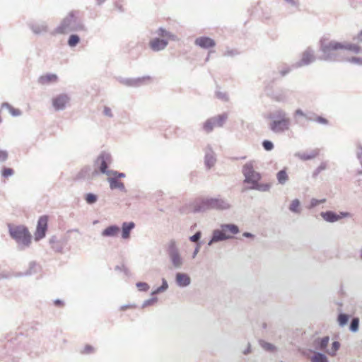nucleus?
<instances>
[{
  "label": "nucleus",
  "instance_id": "f257e3e1",
  "mask_svg": "<svg viewBox=\"0 0 362 362\" xmlns=\"http://www.w3.org/2000/svg\"><path fill=\"white\" fill-rule=\"evenodd\" d=\"M243 173L245 177L244 182L250 184L249 189L260 192H268L271 188V183L260 182L262 176L254 169L252 162L245 163L243 167Z\"/></svg>",
  "mask_w": 362,
  "mask_h": 362
},
{
  "label": "nucleus",
  "instance_id": "f03ea898",
  "mask_svg": "<svg viewBox=\"0 0 362 362\" xmlns=\"http://www.w3.org/2000/svg\"><path fill=\"white\" fill-rule=\"evenodd\" d=\"M321 49L325 55L330 56L341 49H346L354 53H358L361 51V47L354 44H342L336 41H329L324 39L321 41Z\"/></svg>",
  "mask_w": 362,
  "mask_h": 362
},
{
  "label": "nucleus",
  "instance_id": "7ed1b4c3",
  "mask_svg": "<svg viewBox=\"0 0 362 362\" xmlns=\"http://www.w3.org/2000/svg\"><path fill=\"white\" fill-rule=\"evenodd\" d=\"M271 118L272 122L269 124V127L274 132L281 133L289 129L291 120L284 111H276Z\"/></svg>",
  "mask_w": 362,
  "mask_h": 362
},
{
  "label": "nucleus",
  "instance_id": "20e7f679",
  "mask_svg": "<svg viewBox=\"0 0 362 362\" xmlns=\"http://www.w3.org/2000/svg\"><path fill=\"white\" fill-rule=\"evenodd\" d=\"M81 28L78 25V18L74 12L69 13L63 20L61 25L56 29L55 33L58 34H65L70 31L76 30Z\"/></svg>",
  "mask_w": 362,
  "mask_h": 362
},
{
  "label": "nucleus",
  "instance_id": "39448f33",
  "mask_svg": "<svg viewBox=\"0 0 362 362\" xmlns=\"http://www.w3.org/2000/svg\"><path fill=\"white\" fill-rule=\"evenodd\" d=\"M9 233L13 239L25 246H28L31 243V235L24 226L10 227Z\"/></svg>",
  "mask_w": 362,
  "mask_h": 362
},
{
  "label": "nucleus",
  "instance_id": "423d86ee",
  "mask_svg": "<svg viewBox=\"0 0 362 362\" xmlns=\"http://www.w3.org/2000/svg\"><path fill=\"white\" fill-rule=\"evenodd\" d=\"M226 119V115H221L217 117L211 118L204 123V129L206 132H210L214 127H222Z\"/></svg>",
  "mask_w": 362,
  "mask_h": 362
},
{
  "label": "nucleus",
  "instance_id": "0eeeda50",
  "mask_svg": "<svg viewBox=\"0 0 362 362\" xmlns=\"http://www.w3.org/2000/svg\"><path fill=\"white\" fill-rule=\"evenodd\" d=\"M47 223H48V216H40L37 225V228L35 232V240H39L43 238L46 235V231L47 229Z\"/></svg>",
  "mask_w": 362,
  "mask_h": 362
},
{
  "label": "nucleus",
  "instance_id": "6e6552de",
  "mask_svg": "<svg viewBox=\"0 0 362 362\" xmlns=\"http://www.w3.org/2000/svg\"><path fill=\"white\" fill-rule=\"evenodd\" d=\"M168 252L173 265L179 267L182 264V259L178 253L175 241H170L168 246Z\"/></svg>",
  "mask_w": 362,
  "mask_h": 362
},
{
  "label": "nucleus",
  "instance_id": "1a4fd4ad",
  "mask_svg": "<svg viewBox=\"0 0 362 362\" xmlns=\"http://www.w3.org/2000/svg\"><path fill=\"white\" fill-rule=\"evenodd\" d=\"M320 215L325 221L331 223L336 222L344 218L350 216V214L348 212H340L339 214H336L331 211L321 212Z\"/></svg>",
  "mask_w": 362,
  "mask_h": 362
},
{
  "label": "nucleus",
  "instance_id": "9d476101",
  "mask_svg": "<svg viewBox=\"0 0 362 362\" xmlns=\"http://www.w3.org/2000/svg\"><path fill=\"white\" fill-rule=\"evenodd\" d=\"M69 101V98L66 94H61L52 99V105L55 110L64 109Z\"/></svg>",
  "mask_w": 362,
  "mask_h": 362
},
{
  "label": "nucleus",
  "instance_id": "9b49d317",
  "mask_svg": "<svg viewBox=\"0 0 362 362\" xmlns=\"http://www.w3.org/2000/svg\"><path fill=\"white\" fill-rule=\"evenodd\" d=\"M195 44L204 49L213 47L216 45L215 41L208 37H200L197 38Z\"/></svg>",
  "mask_w": 362,
  "mask_h": 362
},
{
  "label": "nucleus",
  "instance_id": "f8f14e48",
  "mask_svg": "<svg viewBox=\"0 0 362 362\" xmlns=\"http://www.w3.org/2000/svg\"><path fill=\"white\" fill-rule=\"evenodd\" d=\"M207 205L211 208L218 209H225L229 207V204L224 200L218 199H211L207 201Z\"/></svg>",
  "mask_w": 362,
  "mask_h": 362
},
{
  "label": "nucleus",
  "instance_id": "ddd939ff",
  "mask_svg": "<svg viewBox=\"0 0 362 362\" xmlns=\"http://www.w3.org/2000/svg\"><path fill=\"white\" fill-rule=\"evenodd\" d=\"M168 45V42L164 40L159 38H155L151 40L149 45L151 48L154 51H159L164 49Z\"/></svg>",
  "mask_w": 362,
  "mask_h": 362
},
{
  "label": "nucleus",
  "instance_id": "4468645a",
  "mask_svg": "<svg viewBox=\"0 0 362 362\" xmlns=\"http://www.w3.org/2000/svg\"><path fill=\"white\" fill-rule=\"evenodd\" d=\"M58 80V77L54 74H47L41 76L38 78V82L42 85H47L52 83H55Z\"/></svg>",
  "mask_w": 362,
  "mask_h": 362
},
{
  "label": "nucleus",
  "instance_id": "2eb2a0df",
  "mask_svg": "<svg viewBox=\"0 0 362 362\" xmlns=\"http://www.w3.org/2000/svg\"><path fill=\"white\" fill-rule=\"evenodd\" d=\"M230 235H227L226 232L223 230V228H222V230H216L214 233L213 237L209 243V245L212 242H217L220 240H223L228 238H230Z\"/></svg>",
  "mask_w": 362,
  "mask_h": 362
},
{
  "label": "nucleus",
  "instance_id": "dca6fc26",
  "mask_svg": "<svg viewBox=\"0 0 362 362\" xmlns=\"http://www.w3.org/2000/svg\"><path fill=\"white\" fill-rule=\"evenodd\" d=\"M119 232V228L116 226H111L106 228L103 232L102 235L105 237H112L117 235Z\"/></svg>",
  "mask_w": 362,
  "mask_h": 362
},
{
  "label": "nucleus",
  "instance_id": "f3484780",
  "mask_svg": "<svg viewBox=\"0 0 362 362\" xmlns=\"http://www.w3.org/2000/svg\"><path fill=\"white\" fill-rule=\"evenodd\" d=\"M329 341V337L328 336L324 337L322 338H318L315 341V348L320 350H324L327 346V344Z\"/></svg>",
  "mask_w": 362,
  "mask_h": 362
},
{
  "label": "nucleus",
  "instance_id": "a211bd4d",
  "mask_svg": "<svg viewBox=\"0 0 362 362\" xmlns=\"http://www.w3.org/2000/svg\"><path fill=\"white\" fill-rule=\"evenodd\" d=\"M176 281L177 284H179L180 286H185L189 284L190 279L185 274L178 273L176 276Z\"/></svg>",
  "mask_w": 362,
  "mask_h": 362
},
{
  "label": "nucleus",
  "instance_id": "6ab92c4d",
  "mask_svg": "<svg viewBox=\"0 0 362 362\" xmlns=\"http://www.w3.org/2000/svg\"><path fill=\"white\" fill-rule=\"evenodd\" d=\"M134 223L133 222L124 223L122 224V238L127 239L129 237V233L132 229L134 228Z\"/></svg>",
  "mask_w": 362,
  "mask_h": 362
},
{
  "label": "nucleus",
  "instance_id": "aec40b11",
  "mask_svg": "<svg viewBox=\"0 0 362 362\" xmlns=\"http://www.w3.org/2000/svg\"><path fill=\"white\" fill-rule=\"evenodd\" d=\"M311 362H329L325 354L320 352H315L310 359Z\"/></svg>",
  "mask_w": 362,
  "mask_h": 362
},
{
  "label": "nucleus",
  "instance_id": "412c9836",
  "mask_svg": "<svg viewBox=\"0 0 362 362\" xmlns=\"http://www.w3.org/2000/svg\"><path fill=\"white\" fill-rule=\"evenodd\" d=\"M98 159L100 160V172L103 173H107V161L109 159V157L103 155V156H100Z\"/></svg>",
  "mask_w": 362,
  "mask_h": 362
},
{
  "label": "nucleus",
  "instance_id": "4be33fe9",
  "mask_svg": "<svg viewBox=\"0 0 362 362\" xmlns=\"http://www.w3.org/2000/svg\"><path fill=\"white\" fill-rule=\"evenodd\" d=\"M289 209L293 213L299 214L300 212V203L298 199L293 200L289 206Z\"/></svg>",
  "mask_w": 362,
  "mask_h": 362
},
{
  "label": "nucleus",
  "instance_id": "5701e85b",
  "mask_svg": "<svg viewBox=\"0 0 362 362\" xmlns=\"http://www.w3.org/2000/svg\"><path fill=\"white\" fill-rule=\"evenodd\" d=\"M349 315L345 313H339L337 317V321L340 327H344L349 322Z\"/></svg>",
  "mask_w": 362,
  "mask_h": 362
},
{
  "label": "nucleus",
  "instance_id": "b1692460",
  "mask_svg": "<svg viewBox=\"0 0 362 362\" xmlns=\"http://www.w3.org/2000/svg\"><path fill=\"white\" fill-rule=\"evenodd\" d=\"M109 183L111 189H123L124 187L123 182L119 181L116 178H110Z\"/></svg>",
  "mask_w": 362,
  "mask_h": 362
},
{
  "label": "nucleus",
  "instance_id": "393cba45",
  "mask_svg": "<svg viewBox=\"0 0 362 362\" xmlns=\"http://www.w3.org/2000/svg\"><path fill=\"white\" fill-rule=\"evenodd\" d=\"M279 182L281 185L284 184L288 180V176L285 170H280L276 175Z\"/></svg>",
  "mask_w": 362,
  "mask_h": 362
},
{
  "label": "nucleus",
  "instance_id": "a878e982",
  "mask_svg": "<svg viewBox=\"0 0 362 362\" xmlns=\"http://www.w3.org/2000/svg\"><path fill=\"white\" fill-rule=\"evenodd\" d=\"M259 345L263 349L269 352H273L276 350L274 345L264 340H259Z\"/></svg>",
  "mask_w": 362,
  "mask_h": 362
},
{
  "label": "nucleus",
  "instance_id": "bb28decb",
  "mask_svg": "<svg viewBox=\"0 0 362 362\" xmlns=\"http://www.w3.org/2000/svg\"><path fill=\"white\" fill-rule=\"evenodd\" d=\"M223 230L230 234H237L239 232L238 226L233 224L225 225L223 226Z\"/></svg>",
  "mask_w": 362,
  "mask_h": 362
},
{
  "label": "nucleus",
  "instance_id": "cd10ccee",
  "mask_svg": "<svg viewBox=\"0 0 362 362\" xmlns=\"http://www.w3.org/2000/svg\"><path fill=\"white\" fill-rule=\"evenodd\" d=\"M359 329V319L354 317L349 325V330L352 332H356Z\"/></svg>",
  "mask_w": 362,
  "mask_h": 362
},
{
  "label": "nucleus",
  "instance_id": "c85d7f7f",
  "mask_svg": "<svg viewBox=\"0 0 362 362\" xmlns=\"http://www.w3.org/2000/svg\"><path fill=\"white\" fill-rule=\"evenodd\" d=\"M339 348H340V343L337 341H334L332 344V347H331L330 350H328L327 351V353L329 355L334 356H335L336 352L339 349Z\"/></svg>",
  "mask_w": 362,
  "mask_h": 362
},
{
  "label": "nucleus",
  "instance_id": "c756f323",
  "mask_svg": "<svg viewBox=\"0 0 362 362\" xmlns=\"http://www.w3.org/2000/svg\"><path fill=\"white\" fill-rule=\"evenodd\" d=\"M2 107H6L13 116H18L21 115V111L18 109H16L8 104H4Z\"/></svg>",
  "mask_w": 362,
  "mask_h": 362
},
{
  "label": "nucleus",
  "instance_id": "7c9ffc66",
  "mask_svg": "<svg viewBox=\"0 0 362 362\" xmlns=\"http://www.w3.org/2000/svg\"><path fill=\"white\" fill-rule=\"evenodd\" d=\"M158 302V298L156 296H153L150 299L144 301L141 308H146L148 306L153 305Z\"/></svg>",
  "mask_w": 362,
  "mask_h": 362
},
{
  "label": "nucleus",
  "instance_id": "2f4dec72",
  "mask_svg": "<svg viewBox=\"0 0 362 362\" xmlns=\"http://www.w3.org/2000/svg\"><path fill=\"white\" fill-rule=\"evenodd\" d=\"M313 59H314V57L312 54H310L309 52H305L303 55L302 62L304 64H308L310 62H311L312 61H313Z\"/></svg>",
  "mask_w": 362,
  "mask_h": 362
},
{
  "label": "nucleus",
  "instance_id": "473e14b6",
  "mask_svg": "<svg viewBox=\"0 0 362 362\" xmlns=\"http://www.w3.org/2000/svg\"><path fill=\"white\" fill-rule=\"evenodd\" d=\"M78 42H79V37H78V35H71L69 37V41H68V44H69V46L74 47Z\"/></svg>",
  "mask_w": 362,
  "mask_h": 362
},
{
  "label": "nucleus",
  "instance_id": "72a5a7b5",
  "mask_svg": "<svg viewBox=\"0 0 362 362\" xmlns=\"http://www.w3.org/2000/svg\"><path fill=\"white\" fill-rule=\"evenodd\" d=\"M158 32V35L161 37H166L168 39H174V35H171L170 33L167 32L163 28H160Z\"/></svg>",
  "mask_w": 362,
  "mask_h": 362
},
{
  "label": "nucleus",
  "instance_id": "f704fd0d",
  "mask_svg": "<svg viewBox=\"0 0 362 362\" xmlns=\"http://www.w3.org/2000/svg\"><path fill=\"white\" fill-rule=\"evenodd\" d=\"M262 146L266 151H271L274 148L272 142L268 140H264L262 143Z\"/></svg>",
  "mask_w": 362,
  "mask_h": 362
},
{
  "label": "nucleus",
  "instance_id": "c9c22d12",
  "mask_svg": "<svg viewBox=\"0 0 362 362\" xmlns=\"http://www.w3.org/2000/svg\"><path fill=\"white\" fill-rule=\"evenodd\" d=\"M1 174L4 177H8L13 174V170L8 168H4L2 170Z\"/></svg>",
  "mask_w": 362,
  "mask_h": 362
},
{
  "label": "nucleus",
  "instance_id": "e433bc0d",
  "mask_svg": "<svg viewBox=\"0 0 362 362\" xmlns=\"http://www.w3.org/2000/svg\"><path fill=\"white\" fill-rule=\"evenodd\" d=\"M86 200L88 204H93L96 202L97 197L95 194H88L86 195Z\"/></svg>",
  "mask_w": 362,
  "mask_h": 362
},
{
  "label": "nucleus",
  "instance_id": "4c0bfd02",
  "mask_svg": "<svg viewBox=\"0 0 362 362\" xmlns=\"http://www.w3.org/2000/svg\"><path fill=\"white\" fill-rule=\"evenodd\" d=\"M136 286L139 288V291L141 292H146L148 289V286L146 283H138Z\"/></svg>",
  "mask_w": 362,
  "mask_h": 362
},
{
  "label": "nucleus",
  "instance_id": "58836bf2",
  "mask_svg": "<svg viewBox=\"0 0 362 362\" xmlns=\"http://www.w3.org/2000/svg\"><path fill=\"white\" fill-rule=\"evenodd\" d=\"M94 352V348L91 345H86L84 347L83 351H82L83 354H89Z\"/></svg>",
  "mask_w": 362,
  "mask_h": 362
},
{
  "label": "nucleus",
  "instance_id": "ea45409f",
  "mask_svg": "<svg viewBox=\"0 0 362 362\" xmlns=\"http://www.w3.org/2000/svg\"><path fill=\"white\" fill-rule=\"evenodd\" d=\"M8 158V153L5 151L0 150V161H5Z\"/></svg>",
  "mask_w": 362,
  "mask_h": 362
},
{
  "label": "nucleus",
  "instance_id": "a19ab883",
  "mask_svg": "<svg viewBox=\"0 0 362 362\" xmlns=\"http://www.w3.org/2000/svg\"><path fill=\"white\" fill-rule=\"evenodd\" d=\"M201 237V233L197 232L194 235L190 237V240L192 242H197Z\"/></svg>",
  "mask_w": 362,
  "mask_h": 362
},
{
  "label": "nucleus",
  "instance_id": "79ce46f5",
  "mask_svg": "<svg viewBox=\"0 0 362 362\" xmlns=\"http://www.w3.org/2000/svg\"><path fill=\"white\" fill-rule=\"evenodd\" d=\"M325 202V199H322V200H317V199H313L312 201H311V206L312 207H314L321 203H323Z\"/></svg>",
  "mask_w": 362,
  "mask_h": 362
},
{
  "label": "nucleus",
  "instance_id": "37998d69",
  "mask_svg": "<svg viewBox=\"0 0 362 362\" xmlns=\"http://www.w3.org/2000/svg\"><path fill=\"white\" fill-rule=\"evenodd\" d=\"M168 285L166 282H164L163 285L160 286L156 291L153 292L151 294H157L158 293L163 292L167 288Z\"/></svg>",
  "mask_w": 362,
  "mask_h": 362
},
{
  "label": "nucleus",
  "instance_id": "c03bdc74",
  "mask_svg": "<svg viewBox=\"0 0 362 362\" xmlns=\"http://www.w3.org/2000/svg\"><path fill=\"white\" fill-rule=\"evenodd\" d=\"M54 304L57 307L62 308L64 305V302L60 299H56L54 300Z\"/></svg>",
  "mask_w": 362,
  "mask_h": 362
},
{
  "label": "nucleus",
  "instance_id": "a18cd8bd",
  "mask_svg": "<svg viewBox=\"0 0 362 362\" xmlns=\"http://www.w3.org/2000/svg\"><path fill=\"white\" fill-rule=\"evenodd\" d=\"M242 353L244 355H247L251 353V345L250 343L247 344V348L244 350H243Z\"/></svg>",
  "mask_w": 362,
  "mask_h": 362
},
{
  "label": "nucleus",
  "instance_id": "49530a36",
  "mask_svg": "<svg viewBox=\"0 0 362 362\" xmlns=\"http://www.w3.org/2000/svg\"><path fill=\"white\" fill-rule=\"evenodd\" d=\"M316 121L320 122V123H322V124H327V120L326 119L322 117H317Z\"/></svg>",
  "mask_w": 362,
  "mask_h": 362
},
{
  "label": "nucleus",
  "instance_id": "de8ad7c7",
  "mask_svg": "<svg viewBox=\"0 0 362 362\" xmlns=\"http://www.w3.org/2000/svg\"><path fill=\"white\" fill-rule=\"evenodd\" d=\"M132 307H135V305H132V304H126V305H124L121 306V310H125L126 309L129 308H132Z\"/></svg>",
  "mask_w": 362,
  "mask_h": 362
},
{
  "label": "nucleus",
  "instance_id": "09e8293b",
  "mask_svg": "<svg viewBox=\"0 0 362 362\" xmlns=\"http://www.w3.org/2000/svg\"><path fill=\"white\" fill-rule=\"evenodd\" d=\"M104 113L107 116H111V110L108 107H105L104 110Z\"/></svg>",
  "mask_w": 362,
  "mask_h": 362
},
{
  "label": "nucleus",
  "instance_id": "8fccbe9b",
  "mask_svg": "<svg viewBox=\"0 0 362 362\" xmlns=\"http://www.w3.org/2000/svg\"><path fill=\"white\" fill-rule=\"evenodd\" d=\"M356 39L358 42H362V30L360 32Z\"/></svg>",
  "mask_w": 362,
  "mask_h": 362
},
{
  "label": "nucleus",
  "instance_id": "3c124183",
  "mask_svg": "<svg viewBox=\"0 0 362 362\" xmlns=\"http://www.w3.org/2000/svg\"><path fill=\"white\" fill-rule=\"evenodd\" d=\"M313 157H314V156H302L301 158L304 159V160H308V159H310Z\"/></svg>",
  "mask_w": 362,
  "mask_h": 362
},
{
  "label": "nucleus",
  "instance_id": "603ef678",
  "mask_svg": "<svg viewBox=\"0 0 362 362\" xmlns=\"http://www.w3.org/2000/svg\"><path fill=\"white\" fill-rule=\"evenodd\" d=\"M296 115H303V113L301 110H297L295 112Z\"/></svg>",
  "mask_w": 362,
  "mask_h": 362
},
{
  "label": "nucleus",
  "instance_id": "864d4df0",
  "mask_svg": "<svg viewBox=\"0 0 362 362\" xmlns=\"http://www.w3.org/2000/svg\"><path fill=\"white\" fill-rule=\"evenodd\" d=\"M243 236L245 237H252V235L250 233H244Z\"/></svg>",
  "mask_w": 362,
  "mask_h": 362
},
{
  "label": "nucleus",
  "instance_id": "5fc2aeb1",
  "mask_svg": "<svg viewBox=\"0 0 362 362\" xmlns=\"http://www.w3.org/2000/svg\"><path fill=\"white\" fill-rule=\"evenodd\" d=\"M117 177H124V175L123 173H119V174H117Z\"/></svg>",
  "mask_w": 362,
  "mask_h": 362
},
{
  "label": "nucleus",
  "instance_id": "6e6d98bb",
  "mask_svg": "<svg viewBox=\"0 0 362 362\" xmlns=\"http://www.w3.org/2000/svg\"><path fill=\"white\" fill-rule=\"evenodd\" d=\"M325 165H323V166H322V165H321V166L319 168V169H318V172H319L320 170H323V169H325Z\"/></svg>",
  "mask_w": 362,
  "mask_h": 362
},
{
  "label": "nucleus",
  "instance_id": "4d7b16f0",
  "mask_svg": "<svg viewBox=\"0 0 362 362\" xmlns=\"http://www.w3.org/2000/svg\"><path fill=\"white\" fill-rule=\"evenodd\" d=\"M287 1H291L292 3H294L292 0H286Z\"/></svg>",
  "mask_w": 362,
  "mask_h": 362
}]
</instances>
